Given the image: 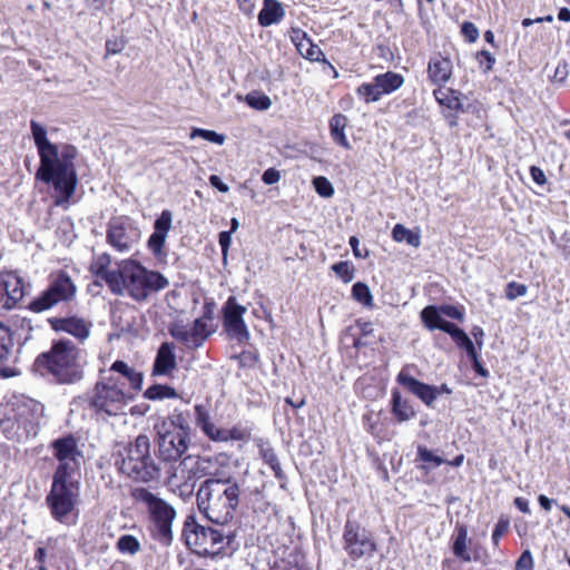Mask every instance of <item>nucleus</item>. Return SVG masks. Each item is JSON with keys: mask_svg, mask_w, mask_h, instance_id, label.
Returning a JSON list of instances; mask_svg holds the SVG:
<instances>
[{"mask_svg": "<svg viewBox=\"0 0 570 570\" xmlns=\"http://www.w3.org/2000/svg\"><path fill=\"white\" fill-rule=\"evenodd\" d=\"M348 126V118L341 114H334L328 120L330 136L332 140L340 147L350 150L352 148L345 130Z\"/></svg>", "mask_w": 570, "mask_h": 570, "instance_id": "7c9ffc66", "label": "nucleus"}, {"mask_svg": "<svg viewBox=\"0 0 570 570\" xmlns=\"http://www.w3.org/2000/svg\"><path fill=\"white\" fill-rule=\"evenodd\" d=\"M570 67L566 60L559 61L558 66L554 69L552 81L554 83L563 85L569 77Z\"/></svg>", "mask_w": 570, "mask_h": 570, "instance_id": "680f3d73", "label": "nucleus"}, {"mask_svg": "<svg viewBox=\"0 0 570 570\" xmlns=\"http://www.w3.org/2000/svg\"><path fill=\"white\" fill-rule=\"evenodd\" d=\"M475 58L484 73L491 71L495 65V57L487 49L478 51Z\"/></svg>", "mask_w": 570, "mask_h": 570, "instance_id": "4d7b16f0", "label": "nucleus"}, {"mask_svg": "<svg viewBox=\"0 0 570 570\" xmlns=\"http://www.w3.org/2000/svg\"><path fill=\"white\" fill-rule=\"evenodd\" d=\"M331 271L345 284L353 281L355 267L350 261H338L331 265Z\"/></svg>", "mask_w": 570, "mask_h": 570, "instance_id": "de8ad7c7", "label": "nucleus"}, {"mask_svg": "<svg viewBox=\"0 0 570 570\" xmlns=\"http://www.w3.org/2000/svg\"><path fill=\"white\" fill-rule=\"evenodd\" d=\"M248 434L245 430L233 426L230 429H218L216 428V443L226 441H244Z\"/></svg>", "mask_w": 570, "mask_h": 570, "instance_id": "09e8293b", "label": "nucleus"}, {"mask_svg": "<svg viewBox=\"0 0 570 570\" xmlns=\"http://www.w3.org/2000/svg\"><path fill=\"white\" fill-rule=\"evenodd\" d=\"M13 338L9 327L0 323V376L11 377L17 373L11 367Z\"/></svg>", "mask_w": 570, "mask_h": 570, "instance_id": "5701e85b", "label": "nucleus"}, {"mask_svg": "<svg viewBox=\"0 0 570 570\" xmlns=\"http://www.w3.org/2000/svg\"><path fill=\"white\" fill-rule=\"evenodd\" d=\"M105 372L106 375H112V372L120 374L121 376L118 379L126 383V387L129 389L130 392L141 390L144 381L142 373L137 372L124 361L114 362L110 368Z\"/></svg>", "mask_w": 570, "mask_h": 570, "instance_id": "bb28decb", "label": "nucleus"}, {"mask_svg": "<svg viewBox=\"0 0 570 570\" xmlns=\"http://www.w3.org/2000/svg\"><path fill=\"white\" fill-rule=\"evenodd\" d=\"M232 236H233V233L228 232V230H222L218 234V243H219V246L222 249V258H223L224 264L227 263L228 249L232 244Z\"/></svg>", "mask_w": 570, "mask_h": 570, "instance_id": "0e129e2a", "label": "nucleus"}, {"mask_svg": "<svg viewBox=\"0 0 570 570\" xmlns=\"http://www.w3.org/2000/svg\"><path fill=\"white\" fill-rule=\"evenodd\" d=\"M33 368L41 376H50L59 384H73L83 376L78 361V350L67 340L53 343L48 352L38 355Z\"/></svg>", "mask_w": 570, "mask_h": 570, "instance_id": "f03ea898", "label": "nucleus"}, {"mask_svg": "<svg viewBox=\"0 0 570 570\" xmlns=\"http://www.w3.org/2000/svg\"><path fill=\"white\" fill-rule=\"evenodd\" d=\"M224 542L226 544L225 547L216 549V558L225 556L232 557L239 548L235 531H229L225 534L223 531L216 529V546Z\"/></svg>", "mask_w": 570, "mask_h": 570, "instance_id": "ea45409f", "label": "nucleus"}, {"mask_svg": "<svg viewBox=\"0 0 570 570\" xmlns=\"http://www.w3.org/2000/svg\"><path fill=\"white\" fill-rule=\"evenodd\" d=\"M480 353L479 350L473 352L471 355L466 356L468 360L470 361V364H471V368L473 370V372L475 374H478L479 376L481 377H489L490 376V372L489 370L483 365V363L481 362L480 360Z\"/></svg>", "mask_w": 570, "mask_h": 570, "instance_id": "bf43d9fd", "label": "nucleus"}, {"mask_svg": "<svg viewBox=\"0 0 570 570\" xmlns=\"http://www.w3.org/2000/svg\"><path fill=\"white\" fill-rule=\"evenodd\" d=\"M136 501L147 505L153 523V535L163 546H170L173 542V521L176 518V510L165 500L156 497L149 490L139 488L132 492Z\"/></svg>", "mask_w": 570, "mask_h": 570, "instance_id": "6e6552de", "label": "nucleus"}, {"mask_svg": "<svg viewBox=\"0 0 570 570\" xmlns=\"http://www.w3.org/2000/svg\"><path fill=\"white\" fill-rule=\"evenodd\" d=\"M141 232L128 216H118L109 220L106 240L119 253H128L139 242Z\"/></svg>", "mask_w": 570, "mask_h": 570, "instance_id": "ddd939ff", "label": "nucleus"}, {"mask_svg": "<svg viewBox=\"0 0 570 570\" xmlns=\"http://www.w3.org/2000/svg\"><path fill=\"white\" fill-rule=\"evenodd\" d=\"M144 397L150 401H161L165 399H177L178 393L169 385L154 384L144 392Z\"/></svg>", "mask_w": 570, "mask_h": 570, "instance_id": "37998d69", "label": "nucleus"}, {"mask_svg": "<svg viewBox=\"0 0 570 570\" xmlns=\"http://www.w3.org/2000/svg\"><path fill=\"white\" fill-rule=\"evenodd\" d=\"M357 96L366 104L376 102L382 98L380 89L374 79L371 82H363L356 88Z\"/></svg>", "mask_w": 570, "mask_h": 570, "instance_id": "a18cd8bd", "label": "nucleus"}, {"mask_svg": "<svg viewBox=\"0 0 570 570\" xmlns=\"http://www.w3.org/2000/svg\"><path fill=\"white\" fill-rule=\"evenodd\" d=\"M510 527V519L507 515H500L491 534L492 544L499 547L501 538L508 532Z\"/></svg>", "mask_w": 570, "mask_h": 570, "instance_id": "864d4df0", "label": "nucleus"}, {"mask_svg": "<svg viewBox=\"0 0 570 570\" xmlns=\"http://www.w3.org/2000/svg\"><path fill=\"white\" fill-rule=\"evenodd\" d=\"M213 479H207L203 482L200 488L197 492V505L199 512L210 522L214 521V519L210 515L212 511V493H213Z\"/></svg>", "mask_w": 570, "mask_h": 570, "instance_id": "e433bc0d", "label": "nucleus"}, {"mask_svg": "<svg viewBox=\"0 0 570 570\" xmlns=\"http://www.w3.org/2000/svg\"><path fill=\"white\" fill-rule=\"evenodd\" d=\"M392 239L396 243H405L414 248L421 246V234L420 229H411L405 225L397 223L392 228Z\"/></svg>", "mask_w": 570, "mask_h": 570, "instance_id": "f704fd0d", "label": "nucleus"}, {"mask_svg": "<svg viewBox=\"0 0 570 570\" xmlns=\"http://www.w3.org/2000/svg\"><path fill=\"white\" fill-rule=\"evenodd\" d=\"M247 308L240 305L235 296H229L222 307L223 333L227 338L243 345L248 343L250 334L244 320Z\"/></svg>", "mask_w": 570, "mask_h": 570, "instance_id": "f8f14e48", "label": "nucleus"}, {"mask_svg": "<svg viewBox=\"0 0 570 570\" xmlns=\"http://www.w3.org/2000/svg\"><path fill=\"white\" fill-rule=\"evenodd\" d=\"M2 288L7 295L4 306L12 308L20 302L24 296V284L20 276L14 273H7L2 276Z\"/></svg>", "mask_w": 570, "mask_h": 570, "instance_id": "cd10ccee", "label": "nucleus"}, {"mask_svg": "<svg viewBox=\"0 0 570 570\" xmlns=\"http://www.w3.org/2000/svg\"><path fill=\"white\" fill-rule=\"evenodd\" d=\"M77 292V285L68 273H52L47 288L28 304V309L42 313L58 304H70L76 299Z\"/></svg>", "mask_w": 570, "mask_h": 570, "instance_id": "1a4fd4ad", "label": "nucleus"}, {"mask_svg": "<svg viewBox=\"0 0 570 570\" xmlns=\"http://www.w3.org/2000/svg\"><path fill=\"white\" fill-rule=\"evenodd\" d=\"M30 128H31L35 144L38 148L40 163H42V165H45V167H47L49 169L50 163H49L47 155L56 156L57 155V145L51 144L47 139V130L42 125L38 124L35 120H31Z\"/></svg>", "mask_w": 570, "mask_h": 570, "instance_id": "393cba45", "label": "nucleus"}, {"mask_svg": "<svg viewBox=\"0 0 570 570\" xmlns=\"http://www.w3.org/2000/svg\"><path fill=\"white\" fill-rule=\"evenodd\" d=\"M80 497V482L78 479L52 476L46 503L51 517L63 524L70 523Z\"/></svg>", "mask_w": 570, "mask_h": 570, "instance_id": "0eeeda50", "label": "nucleus"}, {"mask_svg": "<svg viewBox=\"0 0 570 570\" xmlns=\"http://www.w3.org/2000/svg\"><path fill=\"white\" fill-rule=\"evenodd\" d=\"M281 177H282V175L278 169H276L275 167H269L266 170H264V173L262 175V181L265 185L271 186V185L277 184L281 180Z\"/></svg>", "mask_w": 570, "mask_h": 570, "instance_id": "774afa93", "label": "nucleus"}, {"mask_svg": "<svg viewBox=\"0 0 570 570\" xmlns=\"http://www.w3.org/2000/svg\"><path fill=\"white\" fill-rule=\"evenodd\" d=\"M111 263L110 255L107 253L100 254L95 258L90 265V272L106 282L110 288V282L117 278V269L109 271L108 266Z\"/></svg>", "mask_w": 570, "mask_h": 570, "instance_id": "72a5a7b5", "label": "nucleus"}, {"mask_svg": "<svg viewBox=\"0 0 570 570\" xmlns=\"http://www.w3.org/2000/svg\"><path fill=\"white\" fill-rule=\"evenodd\" d=\"M441 313H443L444 317H449L451 320H455L459 322L464 321V307L462 305L454 304H440Z\"/></svg>", "mask_w": 570, "mask_h": 570, "instance_id": "5fc2aeb1", "label": "nucleus"}, {"mask_svg": "<svg viewBox=\"0 0 570 570\" xmlns=\"http://www.w3.org/2000/svg\"><path fill=\"white\" fill-rule=\"evenodd\" d=\"M514 570H534V560L530 549H524L515 561Z\"/></svg>", "mask_w": 570, "mask_h": 570, "instance_id": "13d9d810", "label": "nucleus"}, {"mask_svg": "<svg viewBox=\"0 0 570 570\" xmlns=\"http://www.w3.org/2000/svg\"><path fill=\"white\" fill-rule=\"evenodd\" d=\"M169 285L168 279L160 273L148 271L132 259L122 261L117 268V278L110 282L114 295H128L137 302L146 301L150 294L159 292Z\"/></svg>", "mask_w": 570, "mask_h": 570, "instance_id": "f257e3e1", "label": "nucleus"}, {"mask_svg": "<svg viewBox=\"0 0 570 570\" xmlns=\"http://www.w3.org/2000/svg\"><path fill=\"white\" fill-rule=\"evenodd\" d=\"M168 332L175 340L189 348L200 346L210 334L203 318L195 320L191 325L174 322L169 325Z\"/></svg>", "mask_w": 570, "mask_h": 570, "instance_id": "f3484780", "label": "nucleus"}, {"mask_svg": "<svg viewBox=\"0 0 570 570\" xmlns=\"http://www.w3.org/2000/svg\"><path fill=\"white\" fill-rule=\"evenodd\" d=\"M116 466L120 473L136 482L154 481L160 473L150 454V440L146 434H139L134 442L119 451Z\"/></svg>", "mask_w": 570, "mask_h": 570, "instance_id": "39448f33", "label": "nucleus"}, {"mask_svg": "<svg viewBox=\"0 0 570 570\" xmlns=\"http://www.w3.org/2000/svg\"><path fill=\"white\" fill-rule=\"evenodd\" d=\"M528 292L527 285L511 281L505 285L504 294L507 299L514 301L518 297L524 296Z\"/></svg>", "mask_w": 570, "mask_h": 570, "instance_id": "6e6d98bb", "label": "nucleus"}, {"mask_svg": "<svg viewBox=\"0 0 570 570\" xmlns=\"http://www.w3.org/2000/svg\"><path fill=\"white\" fill-rule=\"evenodd\" d=\"M212 404L206 401L202 404L195 405V421L202 431L210 439L214 440V426L210 423Z\"/></svg>", "mask_w": 570, "mask_h": 570, "instance_id": "4c0bfd02", "label": "nucleus"}, {"mask_svg": "<svg viewBox=\"0 0 570 570\" xmlns=\"http://www.w3.org/2000/svg\"><path fill=\"white\" fill-rule=\"evenodd\" d=\"M258 452L264 462L273 471L274 476L281 482V487L287 482V476L284 473L279 459L268 442H262L258 444Z\"/></svg>", "mask_w": 570, "mask_h": 570, "instance_id": "2f4dec72", "label": "nucleus"}, {"mask_svg": "<svg viewBox=\"0 0 570 570\" xmlns=\"http://www.w3.org/2000/svg\"><path fill=\"white\" fill-rule=\"evenodd\" d=\"M285 16V10L278 0H264L257 14L258 24L263 28L278 23Z\"/></svg>", "mask_w": 570, "mask_h": 570, "instance_id": "c756f323", "label": "nucleus"}, {"mask_svg": "<svg viewBox=\"0 0 570 570\" xmlns=\"http://www.w3.org/2000/svg\"><path fill=\"white\" fill-rule=\"evenodd\" d=\"M469 527L466 523L456 521L453 533L451 534L449 547L452 554L461 562H470L469 548Z\"/></svg>", "mask_w": 570, "mask_h": 570, "instance_id": "aec40b11", "label": "nucleus"}, {"mask_svg": "<svg viewBox=\"0 0 570 570\" xmlns=\"http://www.w3.org/2000/svg\"><path fill=\"white\" fill-rule=\"evenodd\" d=\"M416 461H421L422 464L417 468L420 470H424L425 472L431 471L432 469L439 468L446 462L444 458L436 454L433 450L429 449L423 444H419L416 446Z\"/></svg>", "mask_w": 570, "mask_h": 570, "instance_id": "c9c22d12", "label": "nucleus"}, {"mask_svg": "<svg viewBox=\"0 0 570 570\" xmlns=\"http://www.w3.org/2000/svg\"><path fill=\"white\" fill-rule=\"evenodd\" d=\"M177 367L174 343H163L158 351L153 366L154 376L170 375Z\"/></svg>", "mask_w": 570, "mask_h": 570, "instance_id": "b1692460", "label": "nucleus"}, {"mask_svg": "<svg viewBox=\"0 0 570 570\" xmlns=\"http://www.w3.org/2000/svg\"><path fill=\"white\" fill-rule=\"evenodd\" d=\"M179 462L171 466L168 481L175 487L195 485L194 465L198 462L195 456L187 455L178 460Z\"/></svg>", "mask_w": 570, "mask_h": 570, "instance_id": "412c9836", "label": "nucleus"}, {"mask_svg": "<svg viewBox=\"0 0 570 570\" xmlns=\"http://www.w3.org/2000/svg\"><path fill=\"white\" fill-rule=\"evenodd\" d=\"M134 393L126 387V383L114 375L100 372V379L88 394L89 407L100 415H118L124 411Z\"/></svg>", "mask_w": 570, "mask_h": 570, "instance_id": "423d86ee", "label": "nucleus"}, {"mask_svg": "<svg viewBox=\"0 0 570 570\" xmlns=\"http://www.w3.org/2000/svg\"><path fill=\"white\" fill-rule=\"evenodd\" d=\"M216 466L237 471L239 465L237 459H233L225 452L216 451Z\"/></svg>", "mask_w": 570, "mask_h": 570, "instance_id": "e2e57ef3", "label": "nucleus"}, {"mask_svg": "<svg viewBox=\"0 0 570 570\" xmlns=\"http://www.w3.org/2000/svg\"><path fill=\"white\" fill-rule=\"evenodd\" d=\"M245 104L257 111H265L271 108L272 99L262 90H252L244 98Z\"/></svg>", "mask_w": 570, "mask_h": 570, "instance_id": "a19ab883", "label": "nucleus"}, {"mask_svg": "<svg viewBox=\"0 0 570 570\" xmlns=\"http://www.w3.org/2000/svg\"><path fill=\"white\" fill-rule=\"evenodd\" d=\"M343 547L352 560L372 558L377 551L373 533L356 520L347 518L343 529Z\"/></svg>", "mask_w": 570, "mask_h": 570, "instance_id": "9b49d317", "label": "nucleus"}, {"mask_svg": "<svg viewBox=\"0 0 570 570\" xmlns=\"http://www.w3.org/2000/svg\"><path fill=\"white\" fill-rule=\"evenodd\" d=\"M183 535L187 547L198 556H214V528L198 523L193 515L184 523Z\"/></svg>", "mask_w": 570, "mask_h": 570, "instance_id": "dca6fc26", "label": "nucleus"}, {"mask_svg": "<svg viewBox=\"0 0 570 570\" xmlns=\"http://www.w3.org/2000/svg\"><path fill=\"white\" fill-rule=\"evenodd\" d=\"M78 150L72 145H63L61 149L57 147L56 156H48L50 168L48 169L40 163L37 170L36 178L46 183L52 184L55 190L59 194L55 204L63 206L73 195L77 186V174L73 160L77 157Z\"/></svg>", "mask_w": 570, "mask_h": 570, "instance_id": "7ed1b4c3", "label": "nucleus"}, {"mask_svg": "<svg viewBox=\"0 0 570 570\" xmlns=\"http://www.w3.org/2000/svg\"><path fill=\"white\" fill-rule=\"evenodd\" d=\"M296 50L306 60H309L312 62L328 63V60L326 59L325 53L312 40V38L309 40H307L306 42H304V47H298Z\"/></svg>", "mask_w": 570, "mask_h": 570, "instance_id": "79ce46f5", "label": "nucleus"}, {"mask_svg": "<svg viewBox=\"0 0 570 570\" xmlns=\"http://www.w3.org/2000/svg\"><path fill=\"white\" fill-rule=\"evenodd\" d=\"M312 183L316 194L323 198H330L335 193L333 184L325 176H315Z\"/></svg>", "mask_w": 570, "mask_h": 570, "instance_id": "603ef678", "label": "nucleus"}, {"mask_svg": "<svg viewBox=\"0 0 570 570\" xmlns=\"http://www.w3.org/2000/svg\"><path fill=\"white\" fill-rule=\"evenodd\" d=\"M436 102L451 111L464 112L462 92L458 89L440 87L433 90Z\"/></svg>", "mask_w": 570, "mask_h": 570, "instance_id": "c85d7f7f", "label": "nucleus"}, {"mask_svg": "<svg viewBox=\"0 0 570 570\" xmlns=\"http://www.w3.org/2000/svg\"><path fill=\"white\" fill-rule=\"evenodd\" d=\"M48 322L53 331L66 332L79 341H85L89 337L92 326L90 322L77 316L51 317Z\"/></svg>", "mask_w": 570, "mask_h": 570, "instance_id": "6ab92c4d", "label": "nucleus"}, {"mask_svg": "<svg viewBox=\"0 0 570 570\" xmlns=\"http://www.w3.org/2000/svg\"><path fill=\"white\" fill-rule=\"evenodd\" d=\"M352 298L364 307H373V295L370 286L362 282H355L351 288Z\"/></svg>", "mask_w": 570, "mask_h": 570, "instance_id": "c03bdc74", "label": "nucleus"}, {"mask_svg": "<svg viewBox=\"0 0 570 570\" xmlns=\"http://www.w3.org/2000/svg\"><path fill=\"white\" fill-rule=\"evenodd\" d=\"M409 365L404 366L396 375V382L409 393L417 397L425 406L433 407L436 399L442 394H452V389L446 384L433 385L420 381L409 373Z\"/></svg>", "mask_w": 570, "mask_h": 570, "instance_id": "4468645a", "label": "nucleus"}, {"mask_svg": "<svg viewBox=\"0 0 570 570\" xmlns=\"http://www.w3.org/2000/svg\"><path fill=\"white\" fill-rule=\"evenodd\" d=\"M237 471L226 468L216 466V484L225 485V489L219 494L218 500H224V508H226L225 515L220 520L216 518V524L227 523L234 518V513L239 504L240 489L238 481L234 476Z\"/></svg>", "mask_w": 570, "mask_h": 570, "instance_id": "2eb2a0df", "label": "nucleus"}, {"mask_svg": "<svg viewBox=\"0 0 570 570\" xmlns=\"http://www.w3.org/2000/svg\"><path fill=\"white\" fill-rule=\"evenodd\" d=\"M373 79L383 96L391 95L404 83V77L401 73L391 70L379 73Z\"/></svg>", "mask_w": 570, "mask_h": 570, "instance_id": "473e14b6", "label": "nucleus"}, {"mask_svg": "<svg viewBox=\"0 0 570 570\" xmlns=\"http://www.w3.org/2000/svg\"><path fill=\"white\" fill-rule=\"evenodd\" d=\"M452 61L449 57L436 55L430 58L428 63V77L438 88L443 87L452 76Z\"/></svg>", "mask_w": 570, "mask_h": 570, "instance_id": "4be33fe9", "label": "nucleus"}, {"mask_svg": "<svg viewBox=\"0 0 570 570\" xmlns=\"http://www.w3.org/2000/svg\"><path fill=\"white\" fill-rule=\"evenodd\" d=\"M420 318L426 330L435 331L440 327L444 316L443 313H441L440 305L430 304L421 309Z\"/></svg>", "mask_w": 570, "mask_h": 570, "instance_id": "58836bf2", "label": "nucleus"}, {"mask_svg": "<svg viewBox=\"0 0 570 570\" xmlns=\"http://www.w3.org/2000/svg\"><path fill=\"white\" fill-rule=\"evenodd\" d=\"M233 358L238 360L240 367H254L261 360L257 348L253 346L248 350H243L239 354L234 355Z\"/></svg>", "mask_w": 570, "mask_h": 570, "instance_id": "8fccbe9b", "label": "nucleus"}, {"mask_svg": "<svg viewBox=\"0 0 570 570\" xmlns=\"http://www.w3.org/2000/svg\"><path fill=\"white\" fill-rule=\"evenodd\" d=\"M53 458L58 465L52 476L77 479L83 460L78 440L71 435H65L53 440L50 444Z\"/></svg>", "mask_w": 570, "mask_h": 570, "instance_id": "9d476101", "label": "nucleus"}, {"mask_svg": "<svg viewBox=\"0 0 570 570\" xmlns=\"http://www.w3.org/2000/svg\"><path fill=\"white\" fill-rule=\"evenodd\" d=\"M451 338L453 340L458 348L462 350L466 356L478 351L474 342L471 340L469 334L463 328H460V331Z\"/></svg>", "mask_w": 570, "mask_h": 570, "instance_id": "3c124183", "label": "nucleus"}, {"mask_svg": "<svg viewBox=\"0 0 570 570\" xmlns=\"http://www.w3.org/2000/svg\"><path fill=\"white\" fill-rule=\"evenodd\" d=\"M390 412L397 423L407 422L416 416V411L396 387L391 390Z\"/></svg>", "mask_w": 570, "mask_h": 570, "instance_id": "a878e982", "label": "nucleus"}, {"mask_svg": "<svg viewBox=\"0 0 570 570\" xmlns=\"http://www.w3.org/2000/svg\"><path fill=\"white\" fill-rule=\"evenodd\" d=\"M116 547L122 554L135 556L141 549L139 540L131 534H122L118 538Z\"/></svg>", "mask_w": 570, "mask_h": 570, "instance_id": "49530a36", "label": "nucleus"}, {"mask_svg": "<svg viewBox=\"0 0 570 570\" xmlns=\"http://www.w3.org/2000/svg\"><path fill=\"white\" fill-rule=\"evenodd\" d=\"M460 31L469 43L475 42L479 38V29L472 21H463Z\"/></svg>", "mask_w": 570, "mask_h": 570, "instance_id": "052dcab7", "label": "nucleus"}, {"mask_svg": "<svg viewBox=\"0 0 570 570\" xmlns=\"http://www.w3.org/2000/svg\"><path fill=\"white\" fill-rule=\"evenodd\" d=\"M195 459L198 462L194 465V470H193L194 478L196 479V478H202L204 475H207L209 473V468L212 465L210 459H205V458H200V456H195Z\"/></svg>", "mask_w": 570, "mask_h": 570, "instance_id": "69168bd1", "label": "nucleus"}, {"mask_svg": "<svg viewBox=\"0 0 570 570\" xmlns=\"http://www.w3.org/2000/svg\"><path fill=\"white\" fill-rule=\"evenodd\" d=\"M173 213L169 209H164L159 217L155 220L154 233L148 239V248L157 257L165 255L164 246L166 243L167 234L171 228Z\"/></svg>", "mask_w": 570, "mask_h": 570, "instance_id": "a211bd4d", "label": "nucleus"}, {"mask_svg": "<svg viewBox=\"0 0 570 570\" xmlns=\"http://www.w3.org/2000/svg\"><path fill=\"white\" fill-rule=\"evenodd\" d=\"M309 39H311V37L303 29H301V28H292L291 40L294 43V46L296 47V49L298 47H304V42H306Z\"/></svg>", "mask_w": 570, "mask_h": 570, "instance_id": "338daca9", "label": "nucleus"}, {"mask_svg": "<svg viewBox=\"0 0 570 570\" xmlns=\"http://www.w3.org/2000/svg\"><path fill=\"white\" fill-rule=\"evenodd\" d=\"M159 458L165 462H177L186 453L190 442V426L183 412L174 411L154 424Z\"/></svg>", "mask_w": 570, "mask_h": 570, "instance_id": "20e7f679", "label": "nucleus"}]
</instances>
